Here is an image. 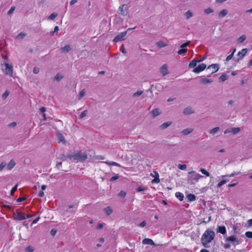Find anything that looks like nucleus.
<instances>
[{
    "label": "nucleus",
    "instance_id": "cd10ccee",
    "mask_svg": "<svg viewBox=\"0 0 252 252\" xmlns=\"http://www.w3.org/2000/svg\"><path fill=\"white\" fill-rule=\"evenodd\" d=\"M62 50L64 52H68L70 50V47L69 45H66L62 48Z\"/></svg>",
    "mask_w": 252,
    "mask_h": 252
},
{
    "label": "nucleus",
    "instance_id": "680f3d73",
    "mask_svg": "<svg viewBox=\"0 0 252 252\" xmlns=\"http://www.w3.org/2000/svg\"><path fill=\"white\" fill-rule=\"evenodd\" d=\"M231 247V245L229 243H226L224 245L223 248L225 249H229Z\"/></svg>",
    "mask_w": 252,
    "mask_h": 252
},
{
    "label": "nucleus",
    "instance_id": "c9c22d12",
    "mask_svg": "<svg viewBox=\"0 0 252 252\" xmlns=\"http://www.w3.org/2000/svg\"><path fill=\"white\" fill-rule=\"evenodd\" d=\"M204 11L206 14H209L213 13L214 12V10L211 7H208V8L205 9Z\"/></svg>",
    "mask_w": 252,
    "mask_h": 252
},
{
    "label": "nucleus",
    "instance_id": "58836bf2",
    "mask_svg": "<svg viewBox=\"0 0 252 252\" xmlns=\"http://www.w3.org/2000/svg\"><path fill=\"white\" fill-rule=\"evenodd\" d=\"M178 167L179 169L182 170H185L187 168V165L186 164H179L178 165Z\"/></svg>",
    "mask_w": 252,
    "mask_h": 252
},
{
    "label": "nucleus",
    "instance_id": "dca6fc26",
    "mask_svg": "<svg viewBox=\"0 0 252 252\" xmlns=\"http://www.w3.org/2000/svg\"><path fill=\"white\" fill-rule=\"evenodd\" d=\"M15 162L13 159H11L7 166V168L8 170H11L15 165Z\"/></svg>",
    "mask_w": 252,
    "mask_h": 252
},
{
    "label": "nucleus",
    "instance_id": "4be33fe9",
    "mask_svg": "<svg viewBox=\"0 0 252 252\" xmlns=\"http://www.w3.org/2000/svg\"><path fill=\"white\" fill-rule=\"evenodd\" d=\"M175 196L180 201H183L184 198V194L180 192H176Z\"/></svg>",
    "mask_w": 252,
    "mask_h": 252
},
{
    "label": "nucleus",
    "instance_id": "de8ad7c7",
    "mask_svg": "<svg viewBox=\"0 0 252 252\" xmlns=\"http://www.w3.org/2000/svg\"><path fill=\"white\" fill-rule=\"evenodd\" d=\"M245 235L247 237L249 238H252V232L247 231L245 233Z\"/></svg>",
    "mask_w": 252,
    "mask_h": 252
},
{
    "label": "nucleus",
    "instance_id": "ea45409f",
    "mask_svg": "<svg viewBox=\"0 0 252 252\" xmlns=\"http://www.w3.org/2000/svg\"><path fill=\"white\" fill-rule=\"evenodd\" d=\"M240 131V128L239 127H234V128H232V130H231V132L233 133V134H236L238 132H239V131Z\"/></svg>",
    "mask_w": 252,
    "mask_h": 252
},
{
    "label": "nucleus",
    "instance_id": "bb28decb",
    "mask_svg": "<svg viewBox=\"0 0 252 252\" xmlns=\"http://www.w3.org/2000/svg\"><path fill=\"white\" fill-rule=\"evenodd\" d=\"M240 172H234V173H232L229 175H225V176H222L221 177L223 178L225 177H234L235 176H237V175H238L239 174H240Z\"/></svg>",
    "mask_w": 252,
    "mask_h": 252
},
{
    "label": "nucleus",
    "instance_id": "0eeeda50",
    "mask_svg": "<svg viewBox=\"0 0 252 252\" xmlns=\"http://www.w3.org/2000/svg\"><path fill=\"white\" fill-rule=\"evenodd\" d=\"M206 67V65L203 63L199 64L197 66L194 68L193 72L195 73H199L201 71L204 70Z\"/></svg>",
    "mask_w": 252,
    "mask_h": 252
},
{
    "label": "nucleus",
    "instance_id": "9b49d317",
    "mask_svg": "<svg viewBox=\"0 0 252 252\" xmlns=\"http://www.w3.org/2000/svg\"><path fill=\"white\" fill-rule=\"evenodd\" d=\"M247 53L246 48L243 49L241 51L238 52L237 55L238 56V60H242Z\"/></svg>",
    "mask_w": 252,
    "mask_h": 252
},
{
    "label": "nucleus",
    "instance_id": "79ce46f5",
    "mask_svg": "<svg viewBox=\"0 0 252 252\" xmlns=\"http://www.w3.org/2000/svg\"><path fill=\"white\" fill-rule=\"evenodd\" d=\"M58 14L56 13H52L48 17L49 20H54L57 16Z\"/></svg>",
    "mask_w": 252,
    "mask_h": 252
},
{
    "label": "nucleus",
    "instance_id": "8fccbe9b",
    "mask_svg": "<svg viewBox=\"0 0 252 252\" xmlns=\"http://www.w3.org/2000/svg\"><path fill=\"white\" fill-rule=\"evenodd\" d=\"M15 9V6H12L10 9L9 10V11H8L7 13L8 15H10L11 14H12L13 13V12L14 11Z\"/></svg>",
    "mask_w": 252,
    "mask_h": 252
},
{
    "label": "nucleus",
    "instance_id": "864d4df0",
    "mask_svg": "<svg viewBox=\"0 0 252 252\" xmlns=\"http://www.w3.org/2000/svg\"><path fill=\"white\" fill-rule=\"evenodd\" d=\"M17 185H16L11 189L10 192V194L12 195L14 192L17 190Z\"/></svg>",
    "mask_w": 252,
    "mask_h": 252
},
{
    "label": "nucleus",
    "instance_id": "2eb2a0df",
    "mask_svg": "<svg viewBox=\"0 0 252 252\" xmlns=\"http://www.w3.org/2000/svg\"><path fill=\"white\" fill-rule=\"evenodd\" d=\"M202 61V60H198V61L193 60L189 63V68L194 67L196 65L197 62H200Z\"/></svg>",
    "mask_w": 252,
    "mask_h": 252
},
{
    "label": "nucleus",
    "instance_id": "412c9836",
    "mask_svg": "<svg viewBox=\"0 0 252 252\" xmlns=\"http://www.w3.org/2000/svg\"><path fill=\"white\" fill-rule=\"evenodd\" d=\"M194 112L190 107L186 108L184 110V113L185 114H190Z\"/></svg>",
    "mask_w": 252,
    "mask_h": 252
},
{
    "label": "nucleus",
    "instance_id": "20e7f679",
    "mask_svg": "<svg viewBox=\"0 0 252 252\" xmlns=\"http://www.w3.org/2000/svg\"><path fill=\"white\" fill-rule=\"evenodd\" d=\"M30 217V215H27L24 212H18L14 215V219L15 220H23Z\"/></svg>",
    "mask_w": 252,
    "mask_h": 252
},
{
    "label": "nucleus",
    "instance_id": "c85d7f7f",
    "mask_svg": "<svg viewBox=\"0 0 252 252\" xmlns=\"http://www.w3.org/2000/svg\"><path fill=\"white\" fill-rule=\"evenodd\" d=\"M34 249L32 246H29L25 249V252H33Z\"/></svg>",
    "mask_w": 252,
    "mask_h": 252
},
{
    "label": "nucleus",
    "instance_id": "f3484780",
    "mask_svg": "<svg viewBox=\"0 0 252 252\" xmlns=\"http://www.w3.org/2000/svg\"><path fill=\"white\" fill-rule=\"evenodd\" d=\"M203 177V176L199 174H195L191 176V179L196 182H198V180Z\"/></svg>",
    "mask_w": 252,
    "mask_h": 252
},
{
    "label": "nucleus",
    "instance_id": "6ab92c4d",
    "mask_svg": "<svg viewBox=\"0 0 252 252\" xmlns=\"http://www.w3.org/2000/svg\"><path fill=\"white\" fill-rule=\"evenodd\" d=\"M106 164L108 165H111V166H116L117 167H121V165L119 163L116 162L115 161H106L104 162Z\"/></svg>",
    "mask_w": 252,
    "mask_h": 252
},
{
    "label": "nucleus",
    "instance_id": "39448f33",
    "mask_svg": "<svg viewBox=\"0 0 252 252\" xmlns=\"http://www.w3.org/2000/svg\"><path fill=\"white\" fill-rule=\"evenodd\" d=\"M126 33V31L120 33L114 38L113 41L115 42H118L119 41L125 40V37Z\"/></svg>",
    "mask_w": 252,
    "mask_h": 252
},
{
    "label": "nucleus",
    "instance_id": "13d9d810",
    "mask_svg": "<svg viewBox=\"0 0 252 252\" xmlns=\"http://www.w3.org/2000/svg\"><path fill=\"white\" fill-rule=\"evenodd\" d=\"M119 178V177L118 175H116V176H113L112 178H111L110 181L111 182H113V181L118 179Z\"/></svg>",
    "mask_w": 252,
    "mask_h": 252
},
{
    "label": "nucleus",
    "instance_id": "09e8293b",
    "mask_svg": "<svg viewBox=\"0 0 252 252\" xmlns=\"http://www.w3.org/2000/svg\"><path fill=\"white\" fill-rule=\"evenodd\" d=\"M6 165V163L5 162H2L0 163V171L2 170L4 167Z\"/></svg>",
    "mask_w": 252,
    "mask_h": 252
},
{
    "label": "nucleus",
    "instance_id": "4d7b16f0",
    "mask_svg": "<svg viewBox=\"0 0 252 252\" xmlns=\"http://www.w3.org/2000/svg\"><path fill=\"white\" fill-rule=\"evenodd\" d=\"M190 43V41H188L185 43H184V44H182L181 45V48H185V47H186L187 46L189 45Z\"/></svg>",
    "mask_w": 252,
    "mask_h": 252
},
{
    "label": "nucleus",
    "instance_id": "f8f14e48",
    "mask_svg": "<svg viewBox=\"0 0 252 252\" xmlns=\"http://www.w3.org/2000/svg\"><path fill=\"white\" fill-rule=\"evenodd\" d=\"M217 232L220 233L222 235H225L226 233V229L224 226H219L217 228Z\"/></svg>",
    "mask_w": 252,
    "mask_h": 252
},
{
    "label": "nucleus",
    "instance_id": "9d476101",
    "mask_svg": "<svg viewBox=\"0 0 252 252\" xmlns=\"http://www.w3.org/2000/svg\"><path fill=\"white\" fill-rule=\"evenodd\" d=\"M160 72L163 76H165L169 73L167 65L166 64H164L162 65L160 68Z\"/></svg>",
    "mask_w": 252,
    "mask_h": 252
},
{
    "label": "nucleus",
    "instance_id": "5fc2aeb1",
    "mask_svg": "<svg viewBox=\"0 0 252 252\" xmlns=\"http://www.w3.org/2000/svg\"><path fill=\"white\" fill-rule=\"evenodd\" d=\"M9 93L8 91H6L2 94V97L3 99H5L8 96Z\"/></svg>",
    "mask_w": 252,
    "mask_h": 252
},
{
    "label": "nucleus",
    "instance_id": "4c0bfd02",
    "mask_svg": "<svg viewBox=\"0 0 252 252\" xmlns=\"http://www.w3.org/2000/svg\"><path fill=\"white\" fill-rule=\"evenodd\" d=\"M187 52V49L182 48V49H180L178 51L177 53H178V55H182V54L186 53Z\"/></svg>",
    "mask_w": 252,
    "mask_h": 252
},
{
    "label": "nucleus",
    "instance_id": "b1692460",
    "mask_svg": "<svg viewBox=\"0 0 252 252\" xmlns=\"http://www.w3.org/2000/svg\"><path fill=\"white\" fill-rule=\"evenodd\" d=\"M151 114L153 117H156V116H157L160 114V113L159 112V109L158 108L153 109L151 111Z\"/></svg>",
    "mask_w": 252,
    "mask_h": 252
},
{
    "label": "nucleus",
    "instance_id": "49530a36",
    "mask_svg": "<svg viewBox=\"0 0 252 252\" xmlns=\"http://www.w3.org/2000/svg\"><path fill=\"white\" fill-rule=\"evenodd\" d=\"M126 195V193L123 191V190H121L119 193V194L118 195L120 197H125Z\"/></svg>",
    "mask_w": 252,
    "mask_h": 252
},
{
    "label": "nucleus",
    "instance_id": "37998d69",
    "mask_svg": "<svg viewBox=\"0 0 252 252\" xmlns=\"http://www.w3.org/2000/svg\"><path fill=\"white\" fill-rule=\"evenodd\" d=\"M87 110H85L83 112H82L81 114L80 115L79 118V119H82L84 117H85L87 115Z\"/></svg>",
    "mask_w": 252,
    "mask_h": 252
},
{
    "label": "nucleus",
    "instance_id": "c03bdc74",
    "mask_svg": "<svg viewBox=\"0 0 252 252\" xmlns=\"http://www.w3.org/2000/svg\"><path fill=\"white\" fill-rule=\"evenodd\" d=\"M226 183V181L225 180H221L217 185L218 188H220L223 185Z\"/></svg>",
    "mask_w": 252,
    "mask_h": 252
},
{
    "label": "nucleus",
    "instance_id": "393cba45",
    "mask_svg": "<svg viewBox=\"0 0 252 252\" xmlns=\"http://www.w3.org/2000/svg\"><path fill=\"white\" fill-rule=\"evenodd\" d=\"M171 123H172L171 122H165L160 126V127L161 129H165L166 128L168 127L171 124Z\"/></svg>",
    "mask_w": 252,
    "mask_h": 252
},
{
    "label": "nucleus",
    "instance_id": "f704fd0d",
    "mask_svg": "<svg viewBox=\"0 0 252 252\" xmlns=\"http://www.w3.org/2000/svg\"><path fill=\"white\" fill-rule=\"evenodd\" d=\"M157 44L158 46L160 48L165 47L167 45L166 44H165L164 42L162 41H159L158 42Z\"/></svg>",
    "mask_w": 252,
    "mask_h": 252
},
{
    "label": "nucleus",
    "instance_id": "f257e3e1",
    "mask_svg": "<svg viewBox=\"0 0 252 252\" xmlns=\"http://www.w3.org/2000/svg\"><path fill=\"white\" fill-rule=\"evenodd\" d=\"M215 232L209 229L206 230L203 234L201 238L202 244L204 247L208 248L210 247L209 244L214 239Z\"/></svg>",
    "mask_w": 252,
    "mask_h": 252
},
{
    "label": "nucleus",
    "instance_id": "6e6552de",
    "mask_svg": "<svg viewBox=\"0 0 252 252\" xmlns=\"http://www.w3.org/2000/svg\"><path fill=\"white\" fill-rule=\"evenodd\" d=\"M225 242H231L233 244L235 243V245L239 244V241L237 239L236 237L234 235L226 238L225 240Z\"/></svg>",
    "mask_w": 252,
    "mask_h": 252
},
{
    "label": "nucleus",
    "instance_id": "4468645a",
    "mask_svg": "<svg viewBox=\"0 0 252 252\" xmlns=\"http://www.w3.org/2000/svg\"><path fill=\"white\" fill-rule=\"evenodd\" d=\"M143 244H147V245H155L154 241L149 238H145L142 241Z\"/></svg>",
    "mask_w": 252,
    "mask_h": 252
},
{
    "label": "nucleus",
    "instance_id": "e2e57ef3",
    "mask_svg": "<svg viewBox=\"0 0 252 252\" xmlns=\"http://www.w3.org/2000/svg\"><path fill=\"white\" fill-rule=\"evenodd\" d=\"M26 199V198L25 197H19L16 200V201L17 202H20L23 201L25 200Z\"/></svg>",
    "mask_w": 252,
    "mask_h": 252
},
{
    "label": "nucleus",
    "instance_id": "a211bd4d",
    "mask_svg": "<svg viewBox=\"0 0 252 252\" xmlns=\"http://www.w3.org/2000/svg\"><path fill=\"white\" fill-rule=\"evenodd\" d=\"M193 131V129L191 128H187L185 129H184L182 133L183 134L185 135H187L190 133H191Z\"/></svg>",
    "mask_w": 252,
    "mask_h": 252
},
{
    "label": "nucleus",
    "instance_id": "423d86ee",
    "mask_svg": "<svg viewBox=\"0 0 252 252\" xmlns=\"http://www.w3.org/2000/svg\"><path fill=\"white\" fill-rule=\"evenodd\" d=\"M150 175L154 178L152 180V183L153 184L159 183L160 180L159 179V174L157 171H154L153 173L150 174Z\"/></svg>",
    "mask_w": 252,
    "mask_h": 252
},
{
    "label": "nucleus",
    "instance_id": "7ed1b4c3",
    "mask_svg": "<svg viewBox=\"0 0 252 252\" xmlns=\"http://www.w3.org/2000/svg\"><path fill=\"white\" fill-rule=\"evenodd\" d=\"M4 64L5 67L2 69L3 72L6 75L12 77L13 71V65L8 63H5Z\"/></svg>",
    "mask_w": 252,
    "mask_h": 252
},
{
    "label": "nucleus",
    "instance_id": "338daca9",
    "mask_svg": "<svg viewBox=\"0 0 252 252\" xmlns=\"http://www.w3.org/2000/svg\"><path fill=\"white\" fill-rule=\"evenodd\" d=\"M38 196L42 197L44 196V193L43 190L40 191L38 193Z\"/></svg>",
    "mask_w": 252,
    "mask_h": 252
},
{
    "label": "nucleus",
    "instance_id": "5701e85b",
    "mask_svg": "<svg viewBox=\"0 0 252 252\" xmlns=\"http://www.w3.org/2000/svg\"><path fill=\"white\" fill-rule=\"evenodd\" d=\"M187 197L188 199V201H189V202L194 201L196 199V197H195V195H194L193 194H191V193L187 195Z\"/></svg>",
    "mask_w": 252,
    "mask_h": 252
},
{
    "label": "nucleus",
    "instance_id": "052dcab7",
    "mask_svg": "<svg viewBox=\"0 0 252 252\" xmlns=\"http://www.w3.org/2000/svg\"><path fill=\"white\" fill-rule=\"evenodd\" d=\"M146 224V222L145 220H143V221H142L139 225H138V226L140 227H143L144 226H145Z\"/></svg>",
    "mask_w": 252,
    "mask_h": 252
},
{
    "label": "nucleus",
    "instance_id": "7c9ffc66",
    "mask_svg": "<svg viewBox=\"0 0 252 252\" xmlns=\"http://www.w3.org/2000/svg\"><path fill=\"white\" fill-rule=\"evenodd\" d=\"M63 78V76L59 73H57L54 77V80L58 81H60Z\"/></svg>",
    "mask_w": 252,
    "mask_h": 252
},
{
    "label": "nucleus",
    "instance_id": "473e14b6",
    "mask_svg": "<svg viewBox=\"0 0 252 252\" xmlns=\"http://www.w3.org/2000/svg\"><path fill=\"white\" fill-rule=\"evenodd\" d=\"M85 89L82 90L79 94L78 95V99H80L83 96H84L85 94Z\"/></svg>",
    "mask_w": 252,
    "mask_h": 252
},
{
    "label": "nucleus",
    "instance_id": "a18cd8bd",
    "mask_svg": "<svg viewBox=\"0 0 252 252\" xmlns=\"http://www.w3.org/2000/svg\"><path fill=\"white\" fill-rule=\"evenodd\" d=\"M219 129V127H216L213 129H212L210 131V133L211 134H215V133H216Z\"/></svg>",
    "mask_w": 252,
    "mask_h": 252
},
{
    "label": "nucleus",
    "instance_id": "72a5a7b5",
    "mask_svg": "<svg viewBox=\"0 0 252 252\" xmlns=\"http://www.w3.org/2000/svg\"><path fill=\"white\" fill-rule=\"evenodd\" d=\"M200 171L204 175H206L207 177H209L210 174V173L207 171H206V170H205V169L204 168H201L200 169Z\"/></svg>",
    "mask_w": 252,
    "mask_h": 252
},
{
    "label": "nucleus",
    "instance_id": "0e129e2a",
    "mask_svg": "<svg viewBox=\"0 0 252 252\" xmlns=\"http://www.w3.org/2000/svg\"><path fill=\"white\" fill-rule=\"evenodd\" d=\"M39 69L38 67H34L33 69V72L35 74H37L39 72Z\"/></svg>",
    "mask_w": 252,
    "mask_h": 252
},
{
    "label": "nucleus",
    "instance_id": "3c124183",
    "mask_svg": "<svg viewBox=\"0 0 252 252\" xmlns=\"http://www.w3.org/2000/svg\"><path fill=\"white\" fill-rule=\"evenodd\" d=\"M94 158L97 160H103L105 158V157L102 156H96L94 157Z\"/></svg>",
    "mask_w": 252,
    "mask_h": 252
},
{
    "label": "nucleus",
    "instance_id": "2f4dec72",
    "mask_svg": "<svg viewBox=\"0 0 252 252\" xmlns=\"http://www.w3.org/2000/svg\"><path fill=\"white\" fill-rule=\"evenodd\" d=\"M185 16L187 19H189L192 16V13L190 10H188L185 13Z\"/></svg>",
    "mask_w": 252,
    "mask_h": 252
},
{
    "label": "nucleus",
    "instance_id": "a878e982",
    "mask_svg": "<svg viewBox=\"0 0 252 252\" xmlns=\"http://www.w3.org/2000/svg\"><path fill=\"white\" fill-rule=\"evenodd\" d=\"M212 81H213L212 80L209 79L208 78H202L201 79V82L202 83L205 84L211 83Z\"/></svg>",
    "mask_w": 252,
    "mask_h": 252
},
{
    "label": "nucleus",
    "instance_id": "1a4fd4ad",
    "mask_svg": "<svg viewBox=\"0 0 252 252\" xmlns=\"http://www.w3.org/2000/svg\"><path fill=\"white\" fill-rule=\"evenodd\" d=\"M219 67L218 66V65L216 64H211L209 65L207 68L208 70H210L211 74H213L219 70Z\"/></svg>",
    "mask_w": 252,
    "mask_h": 252
},
{
    "label": "nucleus",
    "instance_id": "aec40b11",
    "mask_svg": "<svg viewBox=\"0 0 252 252\" xmlns=\"http://www.w3.org/2000/svg\"><path fill=\"white\" fill-rule=\"evenodd\" d=\"M228 13V11L226 9H223L222 10H221L219 13V16L220 17V18H222V17H224L225 16H226Z\"/></svg>",
    "mask_w": 252,
    "mask_h": 252
},
{
    "label": "nucleus",
    "instance_id": "e433bc0d",
    "mask_svg": "<svg viewBox=\"0 0 252 252\" xmlns=\"http://www.w3.org/2000/svg\"><path fill=\"white\" fill-rule=\"evenodd\" d=\"M246 39V36L245 35H241L238 39V42L241 43L243 42Z\"/></svg>",
    "mask_w": 252,
    "mask_h": 252
},
{
    "label": "nucleus",
    "instance_id": "69168bd1",
    "mask_svg": "<svg viewBox=\"0 0 252 252\" xmlns=\"http://www.w3.org/2000/svg\"><path fill=\"white\" fill-rule=\"evenodd\" d=\"M145 189L143 188L142 187H139L136 189L137 192H140L143 190H145Z\"/></svg>",
    "mask_w": 252,
    "mask_h": 252
},
{
    "label": "nucleus",
    "instance_id": "774afa93",
    "mask_svg": "<svg viewBox=\"0 0 252 252\" xmlns=\"http://www.w3.org/2000/svg\"><path fill=\"white\" fill-rule=\"evenodd\" d=\"M103 224L102 223H98L96 226V228L98 229H100L102 228Z\"/></svg>",
    "mask_w": 252,
    "mask_h": 252
},
{
    "label": "nucleus",
    "instance_id": "603ef678",
    "mask_svg": "<svg viewBox=\"0 0 252 252\" xmlns=\"http://www.w3.org/2000/svg\"><path fill=\"white\" fill-rule=\"evenodd\" d=\"M26 36V34L23 32H21L18 34L17 36V38H23Z\"/></svg>",
    "mask_w": 252,
    "mask_h": 252
},
{
    "label": "nucleus",
    "instance_id": "f03ea898",
    "mask_svg": "<svg viewBox=\"0 0 252 252\" xmlns=\"http://www.w3.org/2000/svg\"><path fill=\"white\" fill-rule=\"evenodd\" d=\"M68 157L70 159H73L80 162H83L88 158L87 153H82L81 151L75 152L72 154L69 155Z\"/></svg>",
    "mask_w": 252,
    "mask_h": 252
},
{
    "label": "nucleus",
    "instance_id": "bf43d9fd",
    "mask_svg": "<svg viewBox=\"0 0 252 252\" xmlns=\"http://www.w3.org/2000/svg\"><path fill=\"white\" fill-rule=\"evenodd\" d=\"M220 79L222 81L226 80L227 79L226 75L225 74L221 75V76L220 77Z\"/></svg>",
    "mask_w": 252,
    "mask_h": 252
},
{
    "label": "nucleus",
    "instance_id": "a19ab883",
    "mask_svg": "<svg viewBox=\"0 0 252 252\" xmlns=\"http://www.w3.org/2000/svg\"><path fill=\"white\" fill-rule=\"evenodd\" d=\"M235 51H236V49H234L233 51L232 52V53L226 57V61H228L232 58V57L233 56V54Z\"/></svg>",
    "mask_w": 252,
    "mask_h": 252
},
{
    "label": "nucleus",
    "instance_id": "ddd939ff",
    "mask_svg": "<svg viewBox=\"0 0 252 252\" xmlns=\"http://www.w3.org/2000/svg\"><path fill=\"white\" fill-rule=\"evenodd\" d=\"M56 137L59 142H62L63 144H65V140L63 135L59 132L56 133Z\"/></svg>",
    "mask_w": 252,
    "mask_h": 252
},
{
    "label": "nucleus",
    "instance_id": "c756f323",
    "mask_svg": "<svg viewBox=\"0 0 252 252\" xmlns=\"http://www.w3.org/2000/svg\"><path fill=\"white\" fill-rule=\"evenodd\" d=\"M105 213L108 215H110L112 213V210L110 207H107L104 209Z\"/></svg>",
    "mask_w": 252,
    "mask_h": 252
},
{
    "label": "nucleus",
    "instance_id": "6e6d98bb",
    "mask_svg": "<svg viewBox=\"0 0 252 252\" xmlns=\"http://www.w3.org/2000/svg\"><path fill=\"white\" fill-rule=\"evenodd\" d=\"M142 91H137V92L134 93L133 96L134 97H137L140 96L142 94Z\"/></svg>",
    "mask_w": 252,
    "mask_h": 252
}]
</instances>
